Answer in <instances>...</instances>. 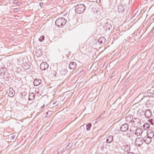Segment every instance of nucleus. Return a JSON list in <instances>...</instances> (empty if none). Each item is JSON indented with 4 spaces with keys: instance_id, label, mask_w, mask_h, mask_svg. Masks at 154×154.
I'll list each match as a JSON object with an SVG mask.
<instances>
[{
    "instance_id": "1",
    "label": "nucleus",
    "mask_w": 154,
    "mask_h": 154,
    "mask_svg": "<svg viewBox=\"0 0 154 154\" xmlns=\"http://www.w3.org/2000/svg\"><path fill=\"white\" fill-rule=\"evenodd\" d=\"M66 20L63 17L57 19L55 21V24L58 27L63 26L66 23Z\"/></svg>"
},
{
    "instance_id": "2",
    "label": "nucleus",
    "mask_w": 154,
    "mask_h": 154,
    "mask_svg": "<svg viewBox=\"0 0 154 154\" xmlns=\"http://www.w3.org/2000/svg\"><path fill=\"white\" fill-rule=\"evenodd\" d=\"M85 9V5L82 4H80L76 6L75 8V11L77 14H81L83 12Z\"/></svg>"
},
{
    "instance_id": "3",
    "label": "nucleus",
    "mask_w": 154,
    "mask_h": 154,
    "mask_svg": "<svg viewBox=\"0 0 154 154\" xmlns=\"http://www.w3.org/2000/svg\"><path fill=\"white\" fill-rule=\"evenodd\" d=\"M144 141L141 138H137L135 141V143L136 146H140L143 143Z\"/></svg>"
},
{
    "instance_id": "4",
    "label": "nucleus",
    "mask_w": 154,
    "mask_h": 154,
    "mask_svg": "<svg viewBox=\"0 0 154 154\" xmlns=\"http://www.w3.org/2000/svg\"><path fill=\"white\" fill-rule=\"evenodd\" d=\"M7 93L8 95L11 97H13L15 94V92L14 90L11 88L7 91Z\"/></svg>"
},
{
    "instance_id": "5",
    "label": "nucleus",
    "mask_w": 154,
    "mask_h": 154,
    "mask_svg": "<svg viewBox=\"0 0 154 154\" xmlns=\"http://www.w3.org/2000/svg\"><path fill=\"white\" fill-rule=\"evenodd\" d=\"M48 64L45 62L42 63L40 66V69L42 70L46 69L48 68Z\"/></svg>"
},
{
    "instance_id": "6",
    "label": "nucleus",
    "mask_w": 154,
    "mask_h": 154,
    "mask_svg": "<svg viewBox=\"0 0 154 154\" xmlns=\"http://www.w3.org/2000/svg\"><path fill=\"white\" fill-rule=\"evenodd\" d=\"M128 125L127 124H125L122 125L120 129L122 131H125L128 130Z\"/></svg>"
},
{
    "instance_id": "7",
    "label": "nucleus",
    "mask_w": 154,
    "mask_h": 154,
    "mask_svg": "<svg viewBox=\"0 0 154 154\" xmlns=\"http://www.w3.org/2000/svg\"><path fill=\"white\" fill-rule=\"evenodd\" d=\"M76 64L75 62H72L70 63L69 65V67L70 69H74L76 67Z\"/></svg>"
},
{
    "instance_id": "8",
    "label": "nucleus",
    "mask_w": 154,
    "mask_h": 154,
    "mask_svg": "<svg viewBox=\"0 0 154 154\" xmlns=\"http://www.w3.org/2000/svg\"><path fill=\"white\" fill-rule=\"evenodd\" d=\"M145 115L147 118H149L151 117L152 113L149 110H146L145 112Z\"/></svg>"
},
{
    "instance_id": "9",
    "label": "nucleus",
    "mask_w": 154,
    "mask_h": 154,
    "mask_svg": "<svg viewBox=\"0 0 154 154\" xmlns=\"http://www.w3.org/2000/svg\"><path fill=\"white\" fill-rule=\"evenodd\" d=\"M41 81L40 79H36L34 80L33 83L34 85L38 86L41 83Z\"/></svg>"
},
{
    "instance_id": "10",
    "label": "nucleus",
    "mask_w": 154,
    "mask_h": 154,
    "mask_svg": "<svg viewBox=\"0 0 154 154\" xmlns=\"http://www.w3.org/2000/svg\"><path fill=\"white\" fill-rule=\"evenodd\" d=\"M147 135L148 137H149V141H151V138L153 136V134L152 132L150 130H149L147 131Z\"/></svg>"
},
{
    "instance_id": "11",
    "label": "nucleus",
    "mask_w": 154,
    "mask_h": 154,
    "mask_svg": "<svg viewBox=\"0 0 154 154\" xmlns=\"http://www.w3.org/2000/svg\"><path fill=\"white\" fill-rule=\"evenodd\" d=\"M113 137L112 136L110 135L106 139V142L108 143H110L112 140Z\"/></svg>"
},
{
    "instance_id": "12",
    "label": "nucleus",
    "mask_w": 154,
    "mask_h": 154,
    "mask_svg": "<svg viewBox=\"0 0 154 154\" xmlns=\"http://www.w3.org/2000/svg\"><path fill=\"white\" fill-rule=\"evenodd\" d=\"M150 125L148 123H145L143 126V128L145 130L148 129L149 128Z\"/></svg>"
},
{
    "instance_id": "13",
    "label": "nucleus",
    "mask_w": 154,
    "mask_h": 154,
    "mask_svg": "<svg viewBox=\"0 0 154 154\" xmlns=\"http://www.w3.org/2000/svg\"><path fill=\"white\" fill-rule=\"evenodd\" d=\"M105 41V39L103 37L100 38L98 39V42L100 43H104Z\"/></svg>"
},
{
    "instance_id": "14",
    "label": "nucleus",
    "mask_w": 154,
    "mask_h": 154,
    "mask_svg": "<svg viewBox=\"0 0 154 154\" xmlns=\"http://www.w3.org/2000/svg\"><path fill=\"white\" fill-rule=\"evenodd\" d=\"M118 10L119 12H122L124 10L123 7L122 6H119L118 7Z\"/></svg>"
},
{
    "instance_id": "15",
    "label": "nucleus",
    "mask_w": 154,
    "mask_h": 154,
    "mask_svg": "<svg viewBox=\"0 0 154 154\" xmlns=\"http://www.w3.org/2000/svg\"><path fill=\"white\" fill-rule=\"evenodd\" d=\"M45 37L43 35L41 36L39 38V40L40 42H42L44 39Z\"/></svg>"
},
{
    "instance_id": "16",
    "label": "nucleus",
    "mask_w": 154,
    "mask_h": 154,
    "mask_svg": "<svg viewBox=\"0 0 154 154\" xmlns=\"http://www.w3.org/2000/svg\"><path fill=\"white\" fill-rule=\"evenodd\" d=\"M91 125L89 124L86 125V129L87 131H89L91 127Z\"/></svg>"
},
{
    "instance_id": "17",
    "label": "nucleus",
    "mask_w": 154,
    "mask_h": 154,
    "mask_svg": "<svg viewBox=\"0 0 154 154\" xmlns=\"http://www.w3.org/2000/svg\"><path fill=\"white\" fill-rule=\"evenodd\" d=\"M39 5L41 7H42L43 5V3H40L39 4Z\"/></svg>"
},
{
    "instance_id": "18",
    "label": "nucleus",
    "mask_w": 154,
    "mask_h": 154,
    "mask_svg": "<svg viewBox=\"0 0 154 154\" xmlns=\"http://www.w3.org/2000/svg\"><path fill=\"white\" fill-rule=\"evenodd\" d=\"M127 154H134L132 152H128Z\"/></svg>"
},
{
    "instance_id": "19",
    "label": "nucleus",
    "mask_w": 154,
    "mask_h": 154,
    "mask_svg": "<svg viewBox=\"0 0 154 154\" xmlns=\"http://www.w3.org/2000/svg\"><path fill=\"white\" fill-rule=\"evenodd\" d=\"M17 9H14V11H16V10H17Z\"/></svg>"
},
{
    "instance_id": "20",
    "label": "nucleus",
    "mask_w": 154,
    "mask_h": 154,
    "mask_svg": "<svg viewBox=\"0 0 154 154\" xmlns=\"http://www.w3.org/2000/svg\"><path fill=\"white\" fill-rule=\"evenodd\" d=\"M137 130H139L140 131H141V129H138Z\"/></svg>"
}]
</instances>
